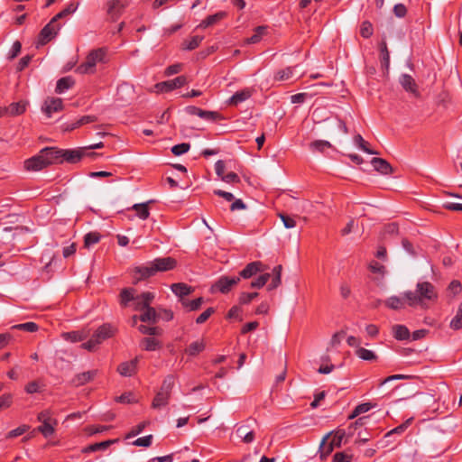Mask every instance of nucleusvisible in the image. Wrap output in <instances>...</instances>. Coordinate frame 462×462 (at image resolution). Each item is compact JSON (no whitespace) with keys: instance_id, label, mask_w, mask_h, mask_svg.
I'll use <instances>...</instances> for the list:
<instances>
[{"instance_id":"f257e3e1","label":"nucleus","mask_w":462,"mask_h":462,"mask_svg":"<svg viewBox=\"0 0 462 462\" xmlns=\"http://www.w3.org/2000/svg\"><path fill=\"white\" fill-rule=\"evenodd\" d=\"M407 304L411 307L420 306L428 307L429 302H436L438 300V292L433 284L429 282H418L415 291H405Z\"/></svg>"},{"instance_id":"f03ea898","label":"nucleus","mask_w":462,"mask_h":462,"mask_svg":"<svg viewBox=\"0 0 462 462\" xmlns=\"http://www.w3.org/2000/svg\"><path fill=\"white\" fill-rule=\"evenodd\" d=\"M117 331L116 326L111 323H104L94 331L87 342L82 343L81 347L89 352H94L105 340L114 337Z\"/></svg>"},{"instance_id":"7ed1b4c3","label":"nucleus","mask_w":462,"mask_h":462,"mask_svg":"<svg viewBox=\"0 0 462 462\" xmlns=\"http://www.w3.org/2000/svg\"><path fill=\"white\" fill-rule=\"evenodd\" d=\"M107 49L105 47L94 49L86 57V60L77 67L79 74H94L98 63L106 62Z\"/></svg>"},{"instance_id":"20e7f679","label":"nucleus","mask_w":462,"mask_h":462,"mask_svg":"<svg viewBox=\"0 0 462 462\" xmlns=\"http://www.w3.org/2000/svg\"><path fill=\"white\" fill-rule=\"evenodd\" d=\"M173 383H174V379L171 375L167 376L163 380L160 391L156 393V395L152 401L153 408L159 409V408L165 406L168 403Z\"/></svg>"},{"instance_id":"39448f33","label":"nucleus","mask_w":462,"mask_h":462,"mask_svg":"<svg viewBox=\"0 0 462 462\" xmlns=\"http://www.w3.org/2000/svg\"><path fill=\"white\" fill-rule=\"evenodd\" d=\"M331 433L327 434L320 444V457L324 459L328 454H330L334 448V447L339 448L341 446L342 440L346 435L345 430H337L332 437L330 443L327 446L326 441L329 438Z\"/></svg>"},{"instance_id":"423d86ee","label":"nucleus","mask_w":462,"mask_h":462,"mask_svg":"<svg viewBox=\"0 0 462 462\" xmlns=\"http://www.w3.org/2000/svg\"><path fill=\"white\" fill-rule=\"evenodd\" d=\"M37 419L42 422V425L37 428V430L46 438L51 436L54 433V425L57 424V420L51 417L50 411L45 410L41 411Z\"/></svg>"},{"instance_id":"0eeeda50","label":"nucleus","mask_w":462,"mask_h":462,"mask_svg":"<svg viewBox=\"0 0 462 462\" xmlns=\"http://www.w3.org/2000/svg\"><path fill=\"white\" fill-rule=\"evenodd\" d=\"M60 29V24L57 23L56 19L52 18L40 32L37 47L47 44L58 34Z\"/></svg>"},{"instance_id":"6e6552de","label":"nucleus","mask_w":462,"mask_h":462,"mask_svg":"<svg viewBox=\"0 0 462 462\" xmlns=\"http://www.w3.org/2000/svg\"><path fill=\"white\" fill-rule=\"evenodd\" d=\"M240 281V277H227L223 276L220 277L217 282H216L211 286V292L220 291L221 293H227L231 291L233 286L236 285Z\"/></svg>"},{"instance_id":"1a4fd4ad","label":"nucleus","mask_w":462,"mask_h":462,"mask_svg":"<svg viewBox=\"0 0 462 462\" xmlns=\"http://www.w3.org/2000/svg\"><path fill=\"white\" fill-rule=\"evenodd\" d=\"M204 225L207 226V229H204V249L207 248L208 254L209 257H214L217 254V236L213 233L212 228L208 226L207 222L204 220Z\"/></svg>"},{"instance_id":"9d476101","label":"nucleus","mask_w":462,"mask_h":462,"mask_svg":"<svg viewBox=\"0 0 462 462\" xmlns=\"http://www.w3.org/2000/svg\"><path fill=\"white\" fill-rule=\"evenodd\" d=\"M49 165L48 162L46 161V158L42 154V150L38 154L35 156H32L23 162V167L28 171H38Z\"/></svg>"},{"instance_id":"9b49d317","label":"nucleus","mask_w":462,"mask_h":462,"mask_svg":"<svg viewBox=\"0 0 462 462\" xmlns=\"http://www.w3.org/2000/svg\"><path fill=\"white\" fill-rule=\"evenodd\" d=\"M399 83L406 92L411 94L415 97H420L419 87L415 79L411 75L406 73L402 74L399 78Z\"/></svg>"},{"instance_id":"f8f14e48","label":"nucleus","mask_w":462,"mask_h":462,"mask_svg":"<svg viewBox=\"0 0 462 462\" xmlns=\"http://www.w3.org/2000/svg\"><path fill=\"white\" fill-rule=\"evenodd\" d=\"M236 436L245 443H252L254 440V430L253 422L246 421L239 425L236 429Z\"/></svg>"},{"instance_id":"ddd939ff","label":"nucleus","mask_w":462,"mask_h":462,"mask_svg":"<svg viewBox=\"0 0 462 462\" xmlns=\"http://www.w3.org/2000/svg\"><path fill=\"white\" fill-rule=\"evenodd\" d=\"M153 268L156 272H166L172 270L177 265V261L172 257H162V258H155L154 260L151 261Z\"/></svg>"},{"instance_id":"4468645a","label":"nucleus","mask_w":462,"mask_h":462,"mask_svg":"<svg viewBox=\"0 0 462 462\" xmlns=\"http://www.w3.org/2000/svg\"><path fill=\"white\" fill-rule=\"evenodd\" d=\"M186 83V78L179 76L173 79L163 81L156 84V88L159 92H169L175 88L182 87Z\"/></svg>"},{"instance_id":"2eb2a0df","label":"nucleus","mask_w":462,"mask_h":462,"mask_svg":"<svg viewBox=\"0 0 462 462\" xmlns=\"http://www.w3.org/2000/svg\"><path fill=\"white\" fill-rule=\"evenodd\" d=\"M97 374V370H90L76 374L70 381V384L74 387H79L93 381Z\"/></svg>"},{"instance_id":"dca6fc26","label":"nucleus","mask_w":462,"mask_h":462,"mask_svg":"<svg viewBox=\"0 0 462 462\" xmlns=\"http://www.w3.org/2000/svg\"><path fill=\"white\" fill-rule=\"evenodd\" d=\"M106 13L111 16L112 19H117L126 7L127 3H123L120 0H107L106 2Z\"/></svg>"},{"instance_id":"f3484780","label":"nucleus","mask_w":462,"mask_h":462,"mask_svg":"<svg viewBox=\"0 0 462 462\" xmlns=\"http://www.w3.org/2000/svg\"><path fill=\"white\" fill-rule=\"evenodd\" d=\"M90 330L88 328H83L76 331L63 332L61 334V337L71 343L81 342L88 337Z\"/></svg>"},{"instance_id":"a211bd4d","label":"nucleus","mask_w":462,"mask_h":462,"mask_svg":"<svg viewBox=\"0 0 462 462\" xmlns=\"http://www.w3.org/2000/svg\"><path fill=\"white\" fill-rule=\"evenodd\" d=\"M42 154L46 158L49 165L53 163H61L62 162V152L61 149H58L55 147H46L42 149Z\"/></svg>"},{"instance_id":"6ab92c4d","label":"nucleus","mask_w":462,"mask_h":462,"mask_svg":"<svg viewBox=\"0 0 462 462\" xmlns=\"http://www.w3.org/2000/svg\"><path fill=\"white\" fill-rule=\"evenodd\" d=\"M62 109V100L59 97L49 98L44 102L42 111L48 117H51L53 113L59 112Z\"/></svg>"},{"instance_id":"aec40b11","label":"nucleus","mask_w":462,"mask_h":462,"mask_svg":"<svg viewBox=\"0 0 462 462\" xmlns=\"http://www.w3.org/2000/svg\"><path fill=\"white\" fill-rule=\"evenodd\" d=\"M62 162H67L69 163H76L79 162L85 155V148H79L77 150H62Z\"/></svg>"},{"instance_id":"412c9836","label":"nucleus","mask_w":462,"mask_h":462,"mask_svg":"<svg viewBox=\"0 0 462 462\" xmlns=\"http://www.w3.org/2000/svg\"><path fill=\"white\" fill-rule=\"evenodd\" d=\"M154 299V294L150 291L143 292L134 298V309L136 310H143L144 308L150 306Z\"/></svg>"},{"instance_id":"4be33fe9","label":"nucleus","mask_w":462,"mask_h":462,"mask_svg":"<svg viewBox=\"0 0 462 462\" xmlns=\"http://www.w3.org/2000/svg\"><path fill=\"white\" fill-rule=\"evenodd\" d=\"M171 291L180 298L181 303L182 299H185V296L191 294L194 291L191 286H189L183 282L173 283L171 285Z\"/></svg>"},{"instance_id":"5701e85b","label":"nucleus","mask_w":462,"mask_h":462,"mask_svg":"<svg viewBox=\"0 0 462 462\" xmlns=\"http://www.w3.org/2000/svg\"><path fill=\"white\" fill-rule=\"evenodd\" d=\"M138 359H134L121 363L117 367V372L123 376H132L136 372Z\"/></svg>"},{"instance_id":"b1692460","label":"nucleus","mask_w":462,"mask_h":462,"mask_svg":"<svg viewBox=\"0 0 462 462\" xmlns=\"http://www.w3.org/2000/svg\"><path fill=\"white\" fill-rule=\"evenodd\" d=\"M263 263L261 262H253L248 263L241 272L240 277L249 279L259 272H262Z\"/></svg>"},{"instance_id":"393cba45","label":"nucleus","mask_w":462,"mask_h":462,"mask_svg":"<svg viewBox=\"0 0 462 462\" xmlns=\"http://www.w3.org/2000/svg\"><path fill=\"white\" fill-rule=\"evenodd\" d=\"M135 274H138V280L147 279L156 274L152 262L147 263L144 265L137 266L134 269Z\"/></svg>"},{"instance_id":"a878e982","label":"nucleus","mask_w":462,"mask_h":462,"mask_svg":"<svg viewBox=\"0 0 462 462\" xmlns=\"http://www.w3.org/2000/svg\"><path fill=\"white\" fill-rule=\"evenodd\" d=\"M371 164L376 171L384 175L390 174L393 171L389 162L382 158H373Z\"/></svg>"},{"instance_id":"bb28decb","label":"nucleus","mask_w":462,"mask_h":462,"mask_svg":"<svg viewBox=\"0 0 462 462\" xmlns=\"http://www.w3.org/2000/svg\"><path fill=\"white\" fill-rule=\"evenodd\" d=\"M384 304L386 307L392 310H401L405 307L407 304V299L405 298V292L403 293V297L392 296L388 298Z\"/></svg>"},{"instance_id":"cd10ccee","label":"nucleus","mask_w":462,"mask_h":462,"mask_svg":"<svg viewBox=\"0 0 462 462\" xmlns=\"http://www.w3.org/2000/svg\"><path fill=\"white\" fill-rule=\"evenodd\" d=\"M143 313L140 315V320L143 322H152L155 323L157 321L158 313L156 312L154 308L148 306L144 308Z\"/></svg>"},{"instance_id":"c85d7f7f","label":"nucleus","mask_w":462,"mask_h":462,"mask_svg":"<svg viewBox=\"0 0 462 462\" xmlns=\"http://www.w3.org/2000/svg\"><path fill=\"white\" fill-rule=\"evenodd\" d=\"M135 289L134 288H125L120 292V303L122 306L126 307L128 303L132 300L134 301V294Z\"/></svg>"},{"instance_id":"c756f323","label":"nucleus","mask_w":462,"mask_h":462,"mask_svg":"<svg viewBox=\"0 0 462 462\" xmlns=\"http://www.w3.org/2000/svg\"><path fill=\"white\" fill-rule=\"evenodd\" d=\"M74 85V80L71 77H64L57 81L55 91L59 94L65 92Z\"/></svg>"},{"instance_id":"7c9ffc66","label":"nucleus","mask_w":462,"mask_h":462,"mask_svg":"<svg viewBox=\"0 0 462 462\" xmlns=\"http://www.w3.org/2000/svg\"><path fill=\"white\" fill-rule=\"evenodd\" d=\"M393 334L397 340H406L410 338V331L404 325H394L393 327Z\"/></svg>"},{"instance_id":"2f4dec72","label":"nucleus","mask_w":462,"mask_h":462,"mask_svg":"<svg viewBox=\"0 0 462 462\" xmlns=\"http://www.w3.org/2000/svg\"><path fill=\"white\" fill-rule=\"evenodd\" d=\"M355 354L357 357L365 361H375L377 359V356L374 351L362 346L357 347V349L355 351Z\"/></svg>"},{"instance_id":"473e14b6","label":"nucleus","mask_w":462,"mask_h":462,"mask_svg":"<svg viewBox=\"0 0 462 462\" xmlns=\"http://www.w3.org/2000/svg\"><path fill=\"white\" fill-rule=\"evenodd\" d=\"M294 74L293 67H287L285 69L278 70L274 75L275 81H286L291 79Z\"/></svg>"},{"instance_id":"72a5a7b5","label":"nucleus","mask_w":462,"mask_h":462,"mask_svg":"<svg viewBox=\"0 0 462 462\" xmlns=\"http://www.w3.org/2000/svg\"><path fill=\"white\" fill-rule=\"evenodd\" d=\"M26 104L23 102L12 103L6 107V114L10 116H18L25 112Z\"/></svg>"},{"instance_id":"f704fd0d","label":"nucleus","mask_w":462,"mask_h":462,"mask_svg":"<svg viewBox=\"0 0 462 462\" xmlns=\"http://www.w3.org/2000/svg\"><path fill=\"white\" fill-rule=\"evenodd\" d=\"M282 265H277L273 269V280L272 282L268 286V290H273L277 288L282 282Z\"/></svg>"},{"instance_id":"c9c22d12","label":"nucleus","mask_w":462,"mask_h":462,"mask_svg":"<svg viewBox=\"0 0 462 462\" xmlns=\"http://www.w3.org/2000/svg\"><path fill=\"white\" fill-rule=\"evenodd\" d=\"M251 96V93L249 90H241L236 93H235L229 99L230 105H238L244 101H245L247 98H249Z\"/></svg>"},{"instance_id":"e433bc0d","label":"nucleus","mask_w":462,"mask_h":462,"mask_svg":"<svg viewBox=\"0 0 462 462\" xmlns=\"http://www.w3.org/2000/svg\"><path fill=\"white\" fill-rule=\"evenodd\" d=\"M151 201L149 202H146V203H142V204H134L133 206V209L136 212V215L141 218V219H147L150 216V212H149V208H148V204L150 203Z\"/></svg>"},{"instance_id":"4c0bfd02","label":"nucleus","mask_w":462,"mask_h":462,"mask_svg":"<svg viewBox=\"0 0 462 462\" xmlns=\"http://www.w3.org/2000/svg\"><path fill=\"white\" fill-rule=\"evenodd\" d=\"M141 346L146 351H154L161 346V344L153 337H144L141 341Z\"/></svg>"},{"instance_id":"58836bf2","label":"nucleus","mask_w":462,"mask_h":462,"mask_svg":"<svg viewBox=\"0 0 462 462\" xmlns=\"http://www.w3.org/2000/svg\"><path fill=\"white\" fill-rule=\"evenodd\" d=\"M78 6L79 3H70L62 11L58 13L53 18L58 22L60 19L75 13L78 9Z\"/></svg>"},{"instance_id":"ea45409f","label":"nucleus","mask_w":462,"mask_h":462,"mask_svg":"<svg viewBox=\"0 0 462 462\" xmlns=\"http://www.w3.org/2000/svg\"><path fill=\"white\" fill-rule=\"evenodd\" d=\"M449 327L454 330L462 328V303L459 305L454 318L450 320Z\"/></svg>"},{"instance_id":"a19ab883","label":"nucleus","mask_w":462,"mask_h":462,"mask_svg":"<svg viewBox=\"0 0 462 462\" xmlns=\"http://www.w3.org/2000/svg\"><path fill=\"white\" fill-rule=\"evenodd\" d=\"M101 236L97 232H89L84 236V245L85 247H89L95 244H97L100 241Z\"/></svg>"},{"instance_id":"79ce46f5","label":"nucleus","mask_w":462,"mask_h":462,"mask_svg":"<svg viewBox=\"0 0 462 462\" xmlns=\"http://www.w3.org/2000/svg\"><path fill=\"white\" fill-rule=\"evenodd\" d=\"M201 38L198 35L190 37L189 40L184 41L182 43V49L187 51H192L198 48L200 44Z\"/></svg>"},{"instance_id":"37998d69","label":"nucleus","mask_w":462,"mask_h":462,"mask_svg":"<svg viewBox=\"0 0 462 462\" xmlns=\"http://www.w3.org/2000/svg\"><path fill=\"white\" fill-rule=\"evenodd\" d=\"M12 329H18L26 332H36L39 329V326L34 322H26L22 324L14 325Z\"/></svg>"},{"instance_id":"c03bdc74","label":"nucleus","mask_w":462,"mask_h":462,"mask_svg":"<svg viewBox=\"0 0 462 462\" xmlns=\"http://www.w3.org/2000/svg\"><path fill=\"white\" fill-rule=\"evenodd\" d=\"M354 143L359 149H361L365 152L369 153V154H377L376 152L368 148L367 143L364 140V138L360 134H357L354 137Z\"/></svg>"},{"instance_id":"a18cd8bd","label":"nucleus","mask_w":462,"mask_h":462,"mask_svg":"<svg viewBox=\"0 0 462 462\" xmlns=\"http://www.w3.org/2000/svg\"><path fill=\"white\" fill-rule=\"evenodd\" d=\"M112 442H113L112 440H106V441L94 443V444L88 446L84 451L85 452H96L98 450H105L111 445Z\"/></svg>"},{"instance_id":"49530a36","label":"nucleus","mask_w":462,"mask_h":462,"mask_svg":"<svg viewBox=\"0 0 462 462\" xmlns=\"http://www.w3.org/2000/svg\"><path fill=\"white\" fill-rule=\"evenodd\" d=\"M330 147H331L330 143L328 141H324V140H317V141L312 142L310 144V148L313 152H323L326 149L330 148Z\"/></svg>"},{"instance_id":"de8ad7c7","label":"nucleus","mask_w":462,"mask_h":462,"mask_svg":"<svg viewBox=\"0 0 462 462\" xmlns=\"http://www.w3.org/2000/svg\"><path fill=\"white\" fill-rule=\"evenodd\" d=\"M186 309L189 310H199L202 304V297L197 298L193 300H189L186 299H182L181 303Z\"/></svg>"},{"instance_id":"09e8293b","label":"nucleus","mask_w":462,"mask_h":462,"mask_svg":"<svg viewBox=\"0 0 462 462\" xmlns=\"http://www.w3.org/2000/svg\"><path fill=\"white\" fill-rule=\"evenodd\" d=\"M380 51H381V59H382V64L386 69L389 67L390 63V53L387 48V45L384 42H383L380 45Z\"/></svg>"},{"instance_id":"8fccbe9b","label":"nucleus","mask_w":462,"mask_h":462,"mask_svg":"<svg viewBox=\"0 0 462 462\" xmlns=\"http://www.w3.org/2000/svg\"><path fill=\"white\" fill-rule=\"evenodd\" d=\"M138 329L141 333L144 335L155 336L162 334V329L158 327H148L145 325H140Z\"/></svg>"},{"instance_id":"3c124183","label":"nucleus","mask_w":462,"mask_h":462,"mask_svg":"<svg viewBox=\"0 0 462 462\" xmlns=\"http://www.w3.org/2000/svg\"><path fill=\"white\" fill-rule=\"evenodd\" d=\"M372 408V405L368 402L357 405L353 412L349 415V419H354L359 414L367 412Z\"/></svg>"},{"instance_id":"603ef678","label":"nucleus","mask_w":462,"mask_h":462,"mask_svg":"<svg viewBox=\"0 0 462 462\" xmlns=\"http://www.w3.org/2000/svg\"><path fill=\"white\" fill-rule=\"evenodd\" d=\"M271 274L270 273H263L257 277L254 281L251 282L252 288H262L266 284L268 280L270 279Z\"/></svg>"},{"instance_id":"864d4df0","label":"nucleus","mask_w":462,"mask_h":462,"mask_svg":"<svg viewBox=\"0 0 462 462\" xmlns=\"http://www.w3.org/2000/svg\"><path fill=\"white\" fill-rule=\"evenodd\" d=\"M96 121H97V117L95 116H84L80 119H79L77 122L72 124L71 126L69 127V129L73 130L80 125H86L88 123H93Z\"/></svg>"},{"instance_id":"5fc2aeb1","label":"nucleus","mask_w":462,"mask_h":462,"mask_svg":"<svg viewBox=\"0 0 462 462\" xmlns=\"http://www.w3.org/2000/svg\"><path fill=\"white\" fill-rule=\"evenodd\" d=\"M352 458V453L346 451L337 452L333 457V462H351Z\"/></svg>"},{"instance_id":"6e6d98bb","label":"nucleus","mask_w":462,"mask_h":462,"mask_svg":"<svg viewBox=\"0 0 462 462\" xmlns=\"http://www.w3.org/2000/svg\"><path fill=\"white\" fill-rule=\"evenodd\" d=\"M29 429H30V427L28 425H25V424L21 425L18 428L10 430L7 433L6 438L14 439V438L19 437V436L23 435V433H25Z\"/></svg>"},{"instance_id":"4d7b16f0","label":"nucleus","mask_w":462,"mask_h":462,"mask_svg":"<svg viewBox=\"0 0 462 462\" xmlns=\"http://www.w3.org/2000/svg\"><path fill=\"white\" fill-rule=\"evenodd\" d=\"M373 25L370 22L365 21L363 22L360 29V34L364 38H369L373 35Z\"/></svg>"},{"instance_id":"13d9d810","label":"nucleus","mask_w":462,"mask_h":462,"mask_svg":"<svg viewBox=\"0 0 462 462\" xmlns=\"http://www.w3.org/2000/svg\"><path fill=\"white\" fill-rule=\"evenodd\" d=\"M189 143H187L176 144L171 148V152L176 156H180L187 152L189 150Z\"/></svg>"},{"instance_id":"bf43d9fd","label":"nucleus","mask_w":462,"mask_h":462,"mask_svg":"<svg viewBox=\"0 0 462 462\" xmlns=\"http://www.w3.org/2000/svg\"><path fill=\"white\" fill-rule=\"evenodd\" d=\"M258 296L257 292H243L239 296V302L241 304H248L250 303L254 298Z\"/></svg>"},{"instance_id":"052dcab7","label":"nucleus","mask_w":462,"mask_h":462,"mask_svg":"<svg viewBox=\"0 0 462 462\" xmlns=\"http://www.w3.org/2000/svg\"><path fill=\"white\" fill-rule=\"evenodd\" d=\"M278 216L286 228L289 229L296 226V221L292 217L282 213H280Z\"/></svg>"},{"instance_id":"680f3d73","label":"nucleus","mask_w":462,"mask_h":462,"mask_svg":"<svg viewBox=\"0 0 462 462\" xmlns=\"http://www.w3.org/2000/svg\"><path fill=\"white\" fill-rule=\"evenodd\" d=\"M13 403V395L11 393H5L0 396V407L1 409L9 408Z\"/></svg>"},{"instance_id":"e2e57ef3","label":"nucleus","mask_w":462,"mask_h":462,"mask_svg":"<svg viewBox=\"0 0 462 462\" xmlns=\"http://www.w3.org/2000/svg\"><path fill=\"white\" fill-rule=\"evenodd\" d=\"M152 436L147 435L142 438L137 439L134 441V445L138 447H149L152 444Z\"/></svg>"},{"instance_id":"0e129e2a","label":"nucleus","mask_w":462,"mask_h":462,"mask_svg":"<svg viewBox=\"0 0 462 462\" xmlns=\"http://www.w3.org/2000/svg\"><path fill=\"white\" fill-rule=\"evenodd\" d=\"M41 386L38 381H32L25 385V392L32 394L40 392Z\"/></svg>"},{"instance_id":"69168bd1","label":"nucleus","mask_w":462,"mask_h":462,"mask_svg":"<svg viewBox=\"0 0 462 462\" xmlns=\"http://www.w3.org/2000/svg\"><path fill=\"white\" fill-rule=\"evenodd\" d=\"M222 119V116L217 112L204 111V120L209 122H217Z\"/></svg>"},{"instance_id":"338daca9","label":"nucleus","mask_w":462,"mask_h":462,"mask_svg":"<svg viewBox=\"0 0 462 462\" xmlns=\"http://www.w3.org/2000/svg\"><path fill=\"white\" fill-rule=\"evenodd\" d=\"M201 350V344L199 342L191 343L186 349V353L189 356H196Z\"/></svg>"},{"instance_id":"774afa93","label":"nucleus","mask_w":462,"mask_h":462,"mask_svg":"<svg viewBox=\"0 0 462 462\" xmlns=\"http://www.w3.org/2000/svg\"><path fill=\"white\" fill-rule=\"evenodd\" d=\"M346 335V331L344 329L335 333L330 339V346H337L341 343V338Z\"/></svg>"}]
</instances>
